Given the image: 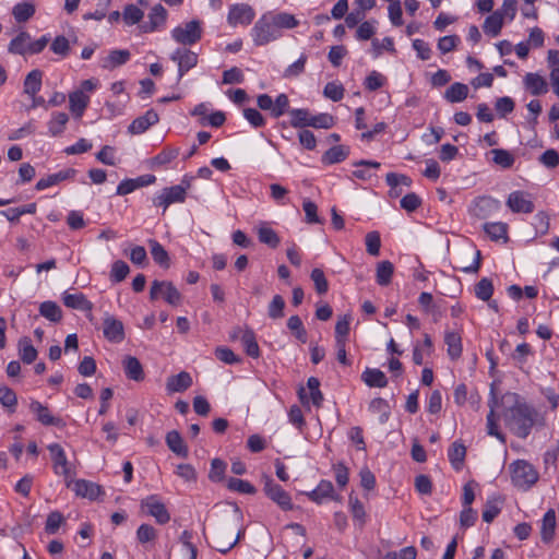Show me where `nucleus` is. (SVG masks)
Masks as SVG:
<instances>
[{
	"label": "nucleus",
	"instance_id": "obj_1",
	"mask_svg": "<svg viewBox=\"0 0 559 559\" xmlns=\"http://www.w3.org/2000/svg\"><path fill=\"white\" fill-rule=\"evenodd\" d=\"M512 405L504 409L503 419L512 433L521 439L530 436L538 413L534 406L527 404L518 393L508 392L503 395Z\"/></svg>",
	"mask_w": 559,
	"mask_h": 559
},
{
	"label": "nucleus",
	"instance_id": "obj_2",
	"mask_svg": "<svg viewBox=\"0 0 559 559\" xmlns=\"http://www.w3.org/2000/svg\"><path fill=\"white\" fill-rule=\"evenodd\" d=\"M299 22L293 14L266 12L251 28L250 35L255 46H264L282 36V29L296 27Z\"/></svg>",
	"mask_w": 559,
	"mask_h": 559
},
{
	"label": "nucleus",
	"instance_id": "obj_3",
	"mask_svg": "<svg viewBox=\"0 0 559 559\" xmlns=\"http://www.w3.org/2000/svg\"><path fill=\"white\" fill-rule=\"evenodd\" d=\"M50 41L49 34H45L36 40H32V36L26 31H21L15 37H13L9 45L8 51L11 55H17L26 57L27 55L40 53Z\"/></svg>",
	"mask_w": 559,
	"mask_h": 559
},
{
	"label": "nucleus",
	"instance_id": "obj_4",
	"mask_svg": "<svg viewBox=\"0 0 559 559\" xmlns=\"http://www.w3.org/2000/svg\"><path fill=\"white\" fill-rule=\"evenodd\" d=\"M512 484L526 491L531 489L539 478L537 469L525 460H518L510 465Z\"/></svg>",
	"mask_w": 559,
	"mask_h": 559
},
{
	"label": "nucleus",
	"instance_id": "obj_5",
	"mask_svg": "<svg viewBox=\"0 0 559 559\" xmlns=\"http://www.w3.org/2000/svg\"><path fill=\"white\" fill-rule=\"evenodd\" d=\"M163 298L168 305L177 307L181 304L182 296L171 282L154 281L150 289V299Z\"/></svg>",
	"mask_w": 559,
	"mask_h": 559
},
{
	"label": "nucleus",
	"instance_id": "obj_6",
	"mask_svg": "<svg viewBox=\"0 0 559 559\" xmlns=\"http://www.w3.org/2000/svg\"><path fill=\"white\" fill-rule=\"evenodd\" d=\"M202 26L198 20H192L183 25H179L171 31V37L178 44L191 46L202 38Z\"/></svg>",
	"mask_w": 559,
	"mask_h": 559
},
{
	"label": "nucleus",
	"instance_id": "obj_7",
	"mask_svg": "<svg viewBox=\"0 0 559 559\" xmlns=\"http://www.w3.org/2000/svg\"><path fill=\"white\" fill-rule=\"evenodd\" d=\"M255 17L254 9L248 3H234L229 5L227 23L230 27L249 26Z\"/></svg>",
	"mask_w": 559,
	"mask_h": 559
},
{
	"label": "nucleus",
	"instance_id": "obj_8",
	"mask_svg": "<svg viewBox=\"0 0 559 559\" xmlns=\"http://www.w3.org/2000/svg\"><path fill=\"white\" fill-rule=\"evenodd\" d=\"M187 187L181 185L164 188L158 194L153 198V204L157 207H163L164 212L173 203H182L187 197Z\"/></svg>",
	"mask_w": 559,
	"mask_h": 559
},
{
	"label": "nucleus",
	"instance_id": "obj_9",
	"mask_svg": "<svg viewBox=\"0 0 559 559\" xmlns=\"http://www.w3.org/2000/svg\"><path fill=\"white\" fill-rule=\"evenodd\" d=\"M263 490L265 495L273 502H275L282 510H293L294 504L292 502L289 493L281 485L276 484L273 479L266 478Z\"/></svg>",
	"mask_w": 559,
	"mask_h": 559
},
{
	"label": "nucleus",
	"instance_id": "obj_10",
	"mask_svg": "<svg viewBox=\"0 0 559 559\" xmlns=\"http://www.w3.org/2000/svg\"><path fill=\"white\" fill-rule=\"evenodd\" d=\"M141 507L148 515L153 516L158 524H166L170 520L169 512L157 495H151L143 499Z\"/></svg>",
	"mask_w": 559,
	"mask_h": 559
},
{
	"label": "nucleus",
	"instance_id": "obj_11",
	"mask_svg": "<svg viewBox=\"0 0 559 559\" xmlns=\"http://www.w3.org/2000/svg\"><path fill=\"white\" fill-rule=\"evenodd\" d=\"M506 204L513 213L530 214L535 210L531 194L521 190L511 192L507 199Z\"/></svg>",
	"mask_w": 559,
	"mask_h": 559
},
{
	"label": "nucleus",
	"instance_id": "obj_12",
	"mask_svg": "<svg viewBox=\"0 0 559 559\" xmlns=\"http://www.w3.org/2000/svg\"><path fill=\"white\" fill-rule=\"evenodd\" d=\"M170 59L178 63V81L198 64V55L187 48H178L173 52Z\"/></svg>",
	"mask_w": 559,
	"mask_h": 559
},
{
	"label": "nucleus",
	"instance_id": "obj_13",
	"mask_svg": "<svg viewBox=\"0 0 559 559\" xmlns=\"http://www.w3.org/2000/svg\"><path fill=\"white\" fill-rule=\"evenodd\" d=\"M500 209V201L491 197H479L474 201L472 215L479 219H486Z\"/></svg>",
	"mask_w": 559,
	"mask_h": 559
},
{
	"label": "nucleus",
	"instance_id": "obj_14",
	"mask_svg": "<svg viewBox=\"0 0 559 559\" xmlns=\"http://www.w3.org/2000/svg\"><path fill=\"white\" fill-rule=\"evenodd\" d=\"M489 413L487 415V433L496 437L500 442L506 443V436L499 430L496 408L498 406L497 394L495 393L493 386L490 390V396L488 400Z\"/></svg>",
	"mask_w": 559,
	"mask_h": 559
},
{
	"label": "nucleus",
	"instance_id": "obj_15",
	"mask_svg": "<svg viewBox=\"0 0 559 559\" xmlns=\"http://www.w3.org/2000/svg\"><path fill=\"white\" fill-rule=\"evenodd\" d=\"M48 450L52 459V467L57 475H63L64 477L70 476L69 462L63 448L59 443H51L48 445Z\"/></svg>",
	"mask_w": 559,
	"mask_h": 559
},
{
	"label": "nucleus",
	"instance_id": "obj_16",
	"mask_svg": "<svg viewBox=\"0 0 559 559\" xmlns=\"http://www.w3.org/2000/svg\"><path fill=\"white\" fill-rule=\"evenodd\" d=\"M29 409L33 414H35L36 419L44 426H64L63 420L60 417L51 415L48 407L41 404L39 401H32L29 404Z\"/></svg>",
	"mask_w": 559,
	"mask_h": 559
},
{
	"label": "nucleus",
	"instance_id": "obj_17",
	"mask_svg": "<svg viewBox=\"0 0 559 559\" xmlns=\"http://www.w3.org/2000/svg\"><path fill=\"white\" fill-rule=\"evenodd\" d=\"M147 19L148 21L144 22L140 28L144 33H153L166 23L167 10L162 4H156L151 9Z\"/></svg>",
	"mask_w": 559,
	"mask_h": 559
},
{
	"label": "nucleus",
	"instance_id": "obj_18",
	"mask_svg": "<svg viewBox=\"0 0 559 559\" xmlns=\"http://www.w3.org/2000/svg\"><path fill=\"white\" fill-rule=\"evenodd\" d=\"M104 336L112 343H120L124 340V329L120 320L107 317L103 322Z\"/></svg>",
	"mask_w": 559,
	"mask_h": 559
},
{
	"label": "nucleus",
	"instance_id": "obj_19",
	"mask_svg": "<svg viewBox=\"0 0 559 559\" xmlns=\"http://www.w3.org/2000/svg\"><path fill=\"white\" fill-rule=\"evenodd\" d=\"M78 170L74 168L61 169L58 173L51 174L46 178H41L37 181L35 188L38 191L45 190L49 187L58 185L61 181L72 180L76 176Z\"/></svg>",
	"mask_w": 559,
	"mask_h": 559
},
{
	"label": "nucleus",
	"instance_id": "obj_20",
	"mask_svg": "<svg viewBox=\"0 0 559 559\" xmlns=\"http://www.w3.org/2000/svg\"><path fill=\"white\" fill-rule=\"evenodd\" d=\"M158 120V114L154 109H150L143 116L135 118L129 126L128 130L132 134H141L150 127L156 124Z\"/></svg>",
	"mask_w": 559,
	"mask_h": 559
},
{
	"label": "nucleus",
	"instance_id": "obj_21",
	"mask_svg": "<svg viewBox=\"0 0 559 559\" xmlns=\"http://www.w3.org/2000/svg\"><path fill=\"white\" fill-rule=\"evenodd\" d=\"M308 498L320 504L322 501L326 498L337 500V496H334V487L333 484L330 480L322 479L317 488L306 493Z\"/></svg>",
	"mask_w": 559,
	"mask_h": 559
},
{
	"label": "nucleus",
	"instance_id": "obj_22",
	"mask_svg": "<svg viewBox=\"0 0 559 559\" xmlns=\"http://www.w3.org/2000/svg\"><path fill=\"white\" fill-rule=\"evenodd\" d=\"M90 96L83 91H73L69 94V108L75 118H81L90 105Z\"/></svg>",
	"mask_w": 559,
	"mask_h": 559
},
{
	"label": "nucleus",
	"instance_id": "obj_23",
	"mask_svg": "<svg viewBox=\"0 0 559 559\" xmlns=\"http://www.w3.org/2000/svg\"><path fill=\"white\" fill-rule=\"evenodd\" d=\"M192 385V378L189 372L181 371L167 379L166 389L169 393L185 392Z\"/></svg>",
	"mask_w": 559,
	"mask_h": 559
},
{
	"label": "nucleus",
	"instance_id": "obj_24",
	"mask_svg": "<svg viewBox=\"0 0 559 559\" xmlns=\"http://www.w3.org/2000/svg\"><path fill=\"white\" fill-rule=\"evenodd\" d=\"M62 301L66 307L71 309L81 311H91L93 309V304L82 293L70 294L66 292Z\"/></svg>",
	"mask_w": 559,
	"mask_h": 559
},
{
	"label": "nucleus",
	"instance_id": "obj_25",
	"mask_svg": "<svg viewBox=\"0 0 559 559\" xmlns=\"http://www.w3.org/2000/svg\"><path fill=\"white\" fill-rule=\"evenodd\" d=\"M525 88L535 96L543 95L548 92V85L542 75L537 73H527L524 76Z\"/></svg>",
	"mask_w": 559,
	"mask_h": 559
},
{
	"label": "nucleus",
	"instance_id": "obj_26",
	"mask_svg": "<svg viewBox=\"0 0 559 559\" xmlns=\"http://www.w3.org/2000/svg\"><path fill=\"white\" fill-rule=\"evenodd\" d=\"M43 71L39 69L32 70L24 79V93L31 97H35L40 91L43 84Z\"/></svg>",
	"mask_w": 559,
	"mask_h": 559
},
{
	"label": "nucleus",
	"instance_id": "obj_27",
	"mask_svg": "<svg viewBox=\"0 0 559 559\" xmlns=\"http://www.w3.org/2000/svg\"><path fill=\"white\" fill-rule=\"evenodd\" d=\"M556 530V512L554 509H549L543 516L540 527V538L543 543L549 544L555 536Z\"/></svg>",
	"mask_w": 559,
	"mask_h": 559
},
{
	"label": "nucleus",
	"instance_id": "obj_28",
	"mask_svg": "<svg viewBox=\"0 0 559 559\" xmlns=\"http://www.w3.org/2000/svg\"><path fill=\"white\" fill-rule=\"evenodd\" d=\"M166 444L171 452L180 457H188L189 451L183 442L181 435L177 430H171L166 435Z\"/></svg>",
	"mask_w": 559,
	"mask_h": 559
},
{
	"label": "nucleus",
	"instance_id": "obj_29",
	"mask_svg": "<svg viewBox=\"0 0 559 559\" xmlns=\"http://www.w3.org/2000/svg\"><path fill=\"white\" fill-rule=\"evenodd\" d=\"M483 228H484V231L488 235V237L492 241L502 240L503 242H507L509 240V236H508L509 226L507 223H503V222L485 223Z\"/></svg>",
	"mask_w": 559,
	"mask_h": 559
},
{
	"label": "nucleus",
	"instance_id": "obj_30",
	"mask_svg": "<svg viewBox=\"0 0 559 559\" xmlns=\"http://www.w3.org/2000/svg\"><path fill=\"white\" fill-rule=\"evenodd\" d=\"M361 380L369 388H385L388 385V379L383 371L377 368H366L361 373Z\"/></svg>",
	"mask_w": 559,
	"mask_h": 559
},
{
	"label": "nucleus",
	"instance_id": "obj_31",
	"mask_svg": "<svg viewBox=\"0 0 559 559\" xmlns=\"http://www.w3.org/2000/svg\"><path fill=\"white\" fill-rule=\"evenodd\" d=\"M130 51L127 49H115L104 59L102 67L107 70H112L127 63L130 59Z\"/></svg>",
	"mask_w": 559,
	"mask_h": 559
},
{
	"label": "nucleus",
	"instance_id": "obj_32",
	"mask_svg": "<svg viewBox=\"0 0 559 559\" xmlns=\"http://www.w3.org/2000/svg\"><path fill=\"white\" fill-rule=\"evenodd\" d=\"M123 369L128 379L133 381H142L144 379V371L140 360L133 356H127L123 359Z\"/></svg>",
	"mask_w": 559,
	"mask_h": 559
},
{
	"label": "nucleus",
	"instance_id": "obj_33",
	"mask_svg": "<svg viewBox=\"0 0 559 559\" xmlns=\"http://www.w3.org/2000/svg\"><path fill=\"white\" fill-rule=\"evenodd\" d=\"M466 455V448L460 441H454L448 450V457L455 471H461Z\"/></svg>",
	"mask_w": 559,
	"mask_h": 559
},
{
	"label": "nucleus",
	"instance_id": "obj_34",
	"mask_svg": "<svg viewBox=\"0 0 559 559\" xmlns=\"http://www.w3.org/2000/svg\"><path fill=\"white\" fill-rule=\"evenodd\" d=\"M180 153L179 147L165 146L157 155L150 160L152 168L163 167L176 159Z\"/></svg>",
	"mask_w": 559,
	"mask_h": 559
},
{
	"label": "nucleus",
	"instance_id": "obj_35",
	"mask_svg": "<svg viewBox=\"0 0 559 559\" xmlns=\"http://www.w3.org/2000/svg\"><path fill=\"white\" fill-rule=\"evenodd\" d=\"M73 490L76 493V496L88 498L92 500L96 499L100 493V487L98 485L85 479H78L74 483Z\"/></svg>",
	"mask_w": 559,
	"mask_h": 559
},
{
	"label": "nucleus",
	"instance_id": "obj_36",
	"mask_svg": "<svg viewBox=\"0 0 559 559\" xmlns=\"http://www.w3.org/2000/svg\"><path fill=\"white\" fill-rule=\"evenodd\" d=\"M349 155V148L344 145H335L322 155L324 165H333L345 160Z\"/></svg>",
	"mask_w": 559,
	"mask_h": 559
},
{
	"label": "nucleus",
	"instance_id": "obj_37",
	"mask_svg": "<svg viewBox=\"0 0 559 559\" xmlns=\"http://www.w3.org/2000/svg\"><path fill=\"white\" fill-rule=\"evenodd\" d=\"M503 26V14L497 10L486 17L483 28L487 35L496 37L500 34Z\"/></svg>",
	"mask_w": 559,
	"mask_h": 559
},
{
	"label": "nucleus",
	"instance_id": "obj_38",
	"mask_svg": "<svg viewBox=\"0 0 559 559\" xmlns=\"http://www.w3.org/2000/svg\"><path fill=\"white\" fill-rule=\"evenodd\" d=\"M444 343L448 346V355L451 359H457L462 355V338L459 333L453 331L445 332Z\"/></svg>",
	"mask_w": 559,
	"mask_h": 559
},
{
	"label": "nucleus",
	"instance_id": "obj_39",
	"mask_svg": "<svg viewBox=\"0 0 559 559\" xmlns=\"http://www.w3.org/2000/svg\"><path fill=\"white\" fill-rule=\"evenodd\" d=\"M502 502L499 496L488 498L481 514L483 521L486 523L492 522L501 512Z\"/></svg>",
	"mask_w": 559,
	"mask_h": 559
},
{
	"label": "nucleus",
	"instance_id": "obj_40",
	"mask_svg": "<svg viewBox=\"0 0 559 559\" xmlns=\"http://www.w3.org/2000/svg\"><path fill=\"white\" fill-rule=\"evenodd\" d=\"M240 340L248 356L252 358H258L260 356V348L252 329L247 328L243 330Z\"/></svg>",
	"mask_w": 559,
	"mask_h": 559
},
{
	"label": "nucleus",
	"instance_id": "obj_41",
	"mask_svg": "<svg viewBox=\"0 0 559 559\" xmlns=\"http://www.w3.org/2000/svg\"><path fill=\"white\" fill-rule=\"evenodd\" d=\"M393 273V263L388 260L381 261L377 265L376 282L380 286H388L392 282Z\"/></svg>",
	"mask_w": 559,
	"mask_h": 559
},
{
	"label": "nucleus",
	"instance_id": "obj_42",
	"mask_svg": "<svg viewBox=\"0 0 559 559\" xmlns=\"http://www.w3.org/2000/svg\"><path fill=\"white\" fill-rule=\"evenodd\" d=\"M369 411L372 414H379V421L385 424L391 415L390 405L386 400L382 397H376L369 403Z\"/></svg>",
	"mask_w": 559,
	"mask_h": 559
},
{
	"label": "nucleus",
	"instance_id": "obj_43",
	"mask_svg": "<svg viewBox=\"0 0 559 559\" xmlns=\"http://www.w3.org/2000/svg\"><path fill=\"white\" fill-rule=\"evenodd\" d=\"M468 95V86L466 84L455 82L444 93V98L449 103H460L466 99Z\"/></svg>",
	"mask_w": 559,
	"mask_h": 559
},
{
	"label": "nucleus",
	"instance_id": "obj_44",
	"mask_svg": "<svg viewBox=\"0 0 559 559\" xmlns=\"http://www.w3.org/2000/svg\"><path fill=\"white\" fill-rule=\"evenodd\" d=\"M12 14L17 23H24L35 14V5L28 1L16 3Z\"/></svg>",
	"mask_w": 559,
	"mask_h": 559
},
{
	"label": "nucleus",
	"instance_id": "obj_45",
	"mask_svg": "<svg viewBox=\"0 0 559 559\" xmlns=\"http://www.w3.org/2000/svg\"><path fill=\"white\" fill-rule=\"evenodd\" d=\"M19 354L24 364H32L37 358V349L32 345L28 337H22L19 341Z\"/></svg>",
	"mask_w": 559,
	"mask_h": 559
},
{
	"label": "nucleus",
	"instance_id": "obj_46",
	"mask_svg": "<svg viewBox=\"0 0 559 559\" xmlns=\"http://www.w3.org/2000/svg\"><path fill=\"white\" fill-rule=\"evenodd\" d=\"M148 245L153 260L160 266L168 269L169 255L165 248L157 240L154 239H151L148 241Z\"/></svg>",
	"mask_w": 559,
	"mask_h": 559
},
{
	"label": "nucleus",
	"instance_id": "obj_47",
	"mask_svg": "<svg viewBox=\"0 0 559 559\" xmlns=\"http://www.w3.org/2000/svg\"><path fill=\"white\" fill-rule=\"evenodd\" d=\"M39 313L51 322H59L62 319L61 308L55 301H44L39 306Z\"/></svg>",
	"mask_w": 559,
	"mask_h": 559
},
{
	"label": "nucleus",
	"instance_id": "obj_48",
	"mask_svg": "<svg viewBox=\"0 0 559 559\" xmlns=\"http://www.w3.org/2000/svg\"><path fill=\"white\" fill-rule=\"evenodd\" d=\"M258 239L261 243H264L272 249L277 248L281 243V238L276 231L269 226H261L258 229Z\"/></svg>",
	"mask_w": 559,
	"mask_h": 559
},
{
	"label": "nucleus",
	"instance_id": "obj_49",
	"mask_svg": "<svg viewBox=\"0 0 559 559\" xmlns=\"http://www.w3.org/2000/svg\"><path fill=\"white\" fill-rule=\"evenodd\" d=\"M69 116L66 112H53L48 122V130L52 136H57L64 131Z\"/></svg>",
	"mask_w": 559,
	"mask_h": 559
},
{
	"label": "nucleus",
	"instance_id": "obj_50",
	"mask_svg": "<svg viewBox=\"0 0 559 559\" xmlns=\"http://www.w3.org/2000/svg\"><path fill=\"white\" fill-rule=\"evenodd\" d=\"M290 116V126L294 128L310 127L311 115L308 109L299 108L288 111Z\"/></svg>",
	"mask_w": 559,
	"mask_h": 559
},
{
	"label": "nucleus",
	"instance_id": "obj_51",
	"mask_svg": "<svg viewBox=\"0 0 559 559\" xmlns=\"http://www.w3.org/2000/svg\"><path fill=\"white\" fill-rule=\"evenodd\" d=\"M287 328L292 331L294 336L299 342H301L302 344H305L307 342L308 333H307V330L305 329L304 323H302L301 319L299 318V316H297V314L292 316L287 320Z\"/></svg>",
	"mask_w": 559,
	"mask_h": 559
},
{
	"label": "nucleus",
	"instance_id": "obj_52",
	"mask_svg": "<svg viewBox=\"0 0 559 559\" xmlns=\"http://www.w3.org/2000/svg\"><path fill=\"white\" fill-rule=\"evenodd\" d=\"M227 488L231 491H237L246 495H254L257 492V488L251 483L235 477H230L227 480Z\"/></svg>",
	"mask_w": 559,
	"mask_h": 559
},
{
	"label": "nucleus",
	"instance_id": "obj_53",
	"mask_svg": "<svg viewBox=\"0 0 559 559\" xmlns=\"http://www.w3.org/2000/svg\"><path fill=\"white\" fill-rule=\"evenodd\" d=\"M242 534H243V532H239L234 539L229 538L228 540H225L223 538L224 532H217L215 539H214V543H215L214 548L222 554H227L230 549H233L238 544Z\"/></svg>",
	"mask_w": 559,
	"mask_h": 559
},
{
	"label": "nucleus",
	"instance_id": "obj_54",
	"mask_svg": "<svg viewBox=\"0 0 559 559\" xmlns=\"http://www.w3.org/2000/svg\"><path fill=\"white\" fill-rule=\"evenodd\" d=\"M493 294L492 281L484 277L475 285V295L483 301H489Z\"/></svg>",
	"mask_w": 559,
	"mask_h": 559
},
{
	"label": "nucleus",
	"instance_id": "obj_55",
	"mask_svg": "<svg viewBox=\"0 0 559 559\" xmlns=\"http://www.w3.org/2000/svg\"><path fill=\"white\" fill-rule=\"evenodd\" d=\"M285 300L281 295L273 296L271 302L267 306V316L277 320L284 317Z\"/></svg>",
	"mask_w": 559,
	"mask_h": 559
},
{
	"label": "nucleus",
	"instance_id": "obj_56",
	"mask_svg": "<svg viewBox=\"0 0 559 559\" xmlns=\"http://www.w3.org/2000/svg\"><path fill=\"white\" fill-rule=\"evenodd\" d=\"M50 50L61 58H66L71 50L70 40L66 36L59 35L51 41Z\"/></svg>",
	"mask_w": 559,
	"mask_h": 559
},
{
	"label": "nucleus",
	"instance_id": "obj_57",
	"mask_svg": "<svg viewBox=\"0 0 559 559\" xmlns=\"http://www.w3.org/2000/svg\"><path fill=\"white\" fill-rule=\"evenodd\" d=\"M64 516L59 511H52L48 514L46 524H45V532L49 535L56 534L60 526L64 523Z\"/></svg>",
	"mask_w": 559,
	"mask_h": 559
},
{
	"label": "nucleus",
	"instance_id": "obj_58",
	"mask_svg": "<svg viewBox=\"0 0 559 559\" xmlns=\"http://www.w3.org/2000/svg\"><path fill=\"white\" fill-rule=\"evenodd\" d=\"M310 278L314 284V289L319 295H324L329 290V282L321 269H313L310 274Z\"/></svg>",
	"mask_w": 559,
	"mask_h": 559
},
{
	"label": "nucleus",
	"instance_id": "obj_59",
	"mask_svg": "<svg viewBox=\"0 0 559 559\" xmlns=\"http://www.w3.org/2000/svg\"><path fill=\"white\" fill-rule=\"evenodd\" d=\"M129 272V265L122 260H117L111 265L110 280L114 283H120L128 276Z\"/></svg>",
	"mask_w": 559,
	"mask_h": 559
},
{
	"label": "nucleus",
	"instance_id": "obj_60",
	"mask_svg": "<svg viewBox=\"0 0 559 559\" xmlns=\"http://www.w3.org/2000/svg\"><path fill=\"white\" fill-rule=\"evenodd\" d=\"M493 162L502 168H511L514 164L513 155L503 148H495L491 151Z\"/></svg>",
	"mask_w": 559,
	"mask_h": 559
},
{
	"label": "nucleus",
	"instance_id": "obj_61",
	"mask_svg": "<svg viewBox=\"0 0 559 559\" xmlns=\"http://www.w3.org/2000/svg\"><path fill=\"white\" fill-rule=\"evenodd\" d=\"M0 403L10 412H14L17 404L15 392L7 385H0Z\"/></svg>",
	"mask_w": 559,
	"mask_h": 559
},
{
	"label": "nucleus",
	"instance_id": "obj_62",
	"mask_svg": "<svg viewBox=\"0 0 559 559\" xmlns=\"http://www.w3.org/2000/svg\"><path fill=\"white\" fill-rule=\"evenodd\" d=\"M180 542L182 544V551L187 559H197V547L191 543L192 532L183 531L180 535Z\"/></svg>",
	"mask_w": 559,
	"mask_h": 559
},
{
	"label": "nucleus",
	"instance_id": "obj_63",
	"mask_svg": "<svg viewBox=\"0 0 559 559\" xmlns=\"http://www.w3.org/2000/svg\"><path fill=\"white\" fill-rule=\"evenodd\" d=\"M366 250L370 255L377 257L380 253L381 238L378 231H370L365 237Z\"/></svg>",
	"mask_w": 559,
	"mask_h": 559
},
{
	"label": "nucleus",
	"instance_id": "obj_64",
	"mask_svg": "<svg viewBox=\"0 0 559 559\" xmlns=\"http://www.w3.org/2000/svg\"><path fill=\"white\" fill-rule=\"evenodd\" d=\"M289 111V99L284 93L277 95L276 99L272 105V117L280 118L284 114Z\"/></svg>",
	"mask_w": 559,
	"mask_h": 559
}]
</instances>
